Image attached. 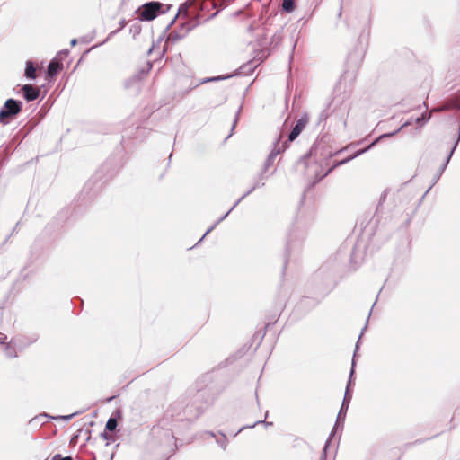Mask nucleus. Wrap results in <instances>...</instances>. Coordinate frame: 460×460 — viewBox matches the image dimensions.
Segmentation results:
<instances>
[{
  "mask_svg": "<svg viewBox=\"0 0 460 460\" xmlns=\"http://www.w3.org/2000/svg\"><path fill=\"white\" fill-rule=\"evenodd\" d=\"M76 43H77L76 39H73V40H71V46H75V45H76Z\"/></svg>",
  "mask_w": 460,
  "mask_h": 460,
  "instance_id": "412c9836",
  "label": "nucleus"
},
{
  "mask_svg": "<svg viewBox=\"0 0 460 460\" xmlns=\"http://www.w3.org/2000/svg\"><path fill=\"white\" fill-rule=\"evenodd\" d=\"M443 109H444V108H440V109H433V110H431V111H430L429 113L422 114V116H421V117L417 118V119H416V122H417V123H420V122H422V123H426V122H428V121L430 119V118H431V113H432L433 111H441V110H443Z\"/></svg>",
  "mask_w": 460,
  "mask_h": 460,
  "instance_id": "9d476101",
  "label": "nucleus"
},
{
  "mask_svg": "<svg viewBox=\"0 0 460 460\" xmlns=\"http://www.w3.org/2000/svg\"><path fill=\"white\" fill-rule=\"evenodd\" d=\"M7 340V336L2 332H0V344L5 343Z\"/></svg>",
  "mask_w": 460,
  "mask_h": 460,
  "instance_id": "6ab92c4d",
  "label": "nucleus"
},
{
  "mask_svg": "<svg viewBox=\"0 0 460 460\" xmlns=\"http://www.w3.org/2000/svg\"><path fill=\"white\" fill-rule=\"evenodd\" d=\"M25 75L31 79L36 77V70L31 61H27L26 63Z\"/></svg>",
  "mask_w": 460,
  "mask_h": 460,
  "instance_id": "6e6552de",
  "label": "nucleus"
},
{
  "mask_svg": "<svg viewBox=\"0 0 460 460\" xmlns=\"http://www.w3.org/2000/svg\"><path fill=\"white\" fill-rule=\"evenodd\" d=\"M309 120L308 115L304 114L296 123L295 127L291 130L288 136V141H294L300 133L304 130Z\"/></svg>",
  "mask_w": 460,
  "mask_h": 460,
  "instance_id": "20e7f679",
  "label": "nucleus"
},
{
  "mask_svg": "<svg viewBox=\"0 0 460 460\" xmlns=\"http://www.w3.org/2000/svg\"><path fill=\"white\" fill-rule=\"evenodd\" d=\"M354 366H355V360L353 359L352 360V368H351V371H350V378L352 377V376L354 374Z\"/></svg>",
  "mask_w": 460,
  "mask_h": 460,
  "instance_id": "aec40b11",
  "label": "nucleus"
},
{
  "mask_svg": "<svg viewBox=\"0 0 460 460\" xmlns=\"http://www.w3.org/2000/svg\"><path fill=\"white\" fill-rule=\"evenodd\" d=\"M217 443L219 444V446L223 448V449H226V437L224 436L222 441L220 440H217Z\"/></svg>",
  "mask_w": 460,
  "mask_h": 460,
  "instance_id": "a211bd4d",
  "label": "nucleus"
},
{
  "mask_svg": "<svg viewBox=\"0 0 460 460\" xmlns=\"http://www.w3.org/2000/svg\"><path fill=\"white\" fill-rule=\"evenodd\" d=\"M351 380L349 379V384L346 388L345 395L342 402V409L345 408V410H348L349 402L351 400V394L349 393V385H350Z\"/></svg>",
  "mask_w": 460,
  "mask_h": 460,
  "instance_id": "1a4fd4ad",
  "label": "nucleus"
},
{
  "mask_svg": "<svg viewBox=\"0 0 460 460\" xmlns=\"http://www.w3.org/2000/svg\"><path fill=\"white\" fill-rule=\"evenodd\" d=\"M160 7L161 4L157 2H150L145 4L140 13L141 19L146 21H151L155 19Z\"/></svg>",
  "mask_w": 460,
  "mask_h": 460,
  "instance_id": "7ed1b4c3",
  "label": "nucleus"
},
{
  "mask_svg": "<svg viewBox=\"0 0 460 460\" xmlns=\"http://www.w3.org/2000/svg\"><path fill=\"white\" fill-rule=\"evenodd\" d=\"M245 195H246V194H244L243 197H241V198H240V199H238V200L234 204V206H233V207H232V208H230V209H229V210H228V211H227V212L223 216V217H220V218H219V219H218V220H217V222H216L212 226H210V227L207 230V232L203 234V236L200 238V240H199V242H201V241L205 238V236H206L209 232H211V231L216 227V226H217L219 222L223 221V220H224V219H225V218L229 215V213H230V212H231V211H232V210H233V209H234V208L238 205V203H239V202H240V201H241V200L245 197Z\"/></svg>",
  "mask_w": 460,
  "mask_h": 460,
  "instance_id": "423d86ee",
  "label": "nucleus"
},
{
  "mask_svg": "<svg viewBox=\"0 0 460 460\" xmlns=\"http://www.w3.org/2000/svg\"><path fill=\"white\" fill-rule=\"evenodd\" d=\"M5 354L8 358H14L17 356L15 349L13 346H11V344H7V346L5 347Z\"/></svg>",
  "mask_w": 460,
  "mask_h": 460,
  "instance_id": "ddd939ff",
  "label": "nucleus"
},
{
  "mask_svg": "<svg viewBox=\"0 0 460 460\" xmlns=\"http://www.w3.org/2000/svg\"><path fill=\"white\" fill-rule=\"evenodd\" d=\"M282 8L286 12H288V13L292 12L295 8L294 0H283Z\"/></svg>",
  "mask_w": 460,
  "mask_h": 460,
  "instance_id": "9b49d317",
  "label": "nucleus"
},
{
  "mask_svg": "<svg viewBox=\"0 0 460 460\" xmlns=\"http://www.w3.org/2000/svg\"><path fill=\"white\" fill-rule=\"evenodd\" d=\"M75 415V413H73V414H70V415H66V416H58V417H55L54 419L55 420H71L74 416Z\"/></svg>",
  "mask_w": 460,
  "mask_h": 460,
  "instance_id": "2eb2a0df",
  "label": "nucleus"
},
{
  "mask_svg": "<svg viewBox=\"0 0 460 460\" xmlns=\"http://www.w3.org/2000/svg\"><path fill=\"white\" fill-rule=\"evenodd\" d=\"M117 427V420L113 418H110L106 423V429L113 431Z\"/></svg>",
  "mask_w": 460,
  "mask_h": 460,
  "instance_id": "f8f14e48",
  "label": "nucleus"
},
{
  "mask_svg": "<svg viewBox=\"0 0 460 460\" xmlns=\"http://www.w3.org/2000/svg\"><path fill=\"white\" fill-rule=\"evenodd\" d=\"M23 97L26 101L31 102L36 100L40 95V91L34 88L31 84H25L22 87Z\"/></svg>",
  "mask_w": 460,
  "mask_h": 460,
  "instance_id": "39448f33",
  "label": "nucleus"
},
{
  "mask_svg": "<svg viewBox=\"0 0 460 460\" xmlns=\"http://www.w3.org/2000/svg\"><path fill=\"white\" fill-rule=\"evenodd\" d=\"M229 76H217V77H211V78H208L207 80H205V82H212V81H218V80H222V79H226V78H228Z\"/></svg>",
  "mask_w": 460,
  "mask_h": 460,
  "instance_id": "f3484780",
  "label": "nucleus"
},
{
  "mask_svg": "<svg viewBox=\"0 0 460 460\" xmlns=\"http://www.w3.org/2000/svg\"><path fill=\"white\" fill-rule=\"evenodd\" d=\"M62 66L57 62L55 59L50 61L48 66V75L49 77H53L57 75L59 69H61Z\"/></svg>",
  "mask_w": 460,
  "mask_h": 460,
  "instance_id": "0eeeda50",
  "label": "nucleus"
},
{
  "mask_svg": "<svg viewBox=\"0 0 460 460\" xmlns=\"http://www.w3.org/2000/svg\"><path fill=\"white\" fill-rule=\"evenodd\" d=\"M22 103L14 99H8L0 110V123L5 125L22 110Z\"/></svg>",
  "mask_w": 460,
  "mask_h": 460,
  "instance_id": "f257e3e1",
  "label": "nucleus"
},
{
  "mask_svg": "<svg viewBox=\"0 0 460 460\" xmlns=\"http://www.w3.org/2000/svg\"><path fill=\"white\" fill-rule=\"evenodd\" d=\"M52 460H73L71 456L61 457L60 455H55Z\"/></svg>",
  "mask_w": 460,
  "mask_h": 460,
  "instance_id": "dca6fc26",
  "label": "nucleus"
},
{
  "mask_svg": "<svg viewBox=\"0 0 460 460\" xmlns=\"http://www.w3.org/2000/svg\"><path fill=\"white\" fill-rule=\"evenodd\" d=\"M346 411H347V410H345V408L342 409V406H341V410L339 411L338 417H337L336 425H338V423L340 422L341 420H344L345 415H346Z\"/></svg>",
  "mask_w": 460,
  "mask_h": 460,
  "instance_id": "4468645a",
  "label": "nucleus"
},
{
  "mask_svg": "<svg viewBox=\"0 0 460 460\" xmlns=\"http://www.w3.org/2000/svg\"><path fill=\"white\" fill-rule=\"evenodd\" d=\"M237 123V119H235L234 123L233 125V128H234L235 124Z\"/></svg>",
  "mask_w": 460,
  "mask_h": 460,
  "instance_id": "5701e85b",
  "label": "nucleus"
},
{
  "mask_svg": "<svg viewBox=\"0 0 460 460\" xmlns=\"http://www.w3.org/2000/svg\"><path fill=\"white\" fill-rule=\"evenodd\" d=\"M275 155H276V154L271 153V154L270 155V156H269V161H270V159H273Z\"/></svg>",
  "mask_w": 460,
  "mask_h": 460,
  "instance_id": "4be33fe9",
  "label": "nucleus"
},
{
  "mask_svg": "<svg viewBox=\"0 0 460 460\" xmlns=\"http://www.w3.org/2000/svg\"><path fill=\"white\" fill-rule=\"evenodd\" d=\"M411 125V122L410 121H407L405 122L400 128H398L396 131L394 132H392V133H386V134H383L381 135L377 139H376L372 144H370L367 147H366L365 149H362V150H358L354 155L345 159V160H342L341 162H338L337 164H335L332 167H331L326 172H324L323 174H322L321 176H318L317 175V181H320L321 179H323V177H325L330 172H332V170L338 166V165H341V164H344L345 163L350 161L351 159L357 157L358 155L367 152V150H369L372 146H374L379 140L383 139V138H385V137H392L394 135H395L397 132H399L401 130V128L406 127V126H409Z\"/></svg>",
  "mask_w": 460,
  "mask_h": 460,
  "instance_id": "f03ea898",
  "label": "nucleus"
},
{
  "mask_svg": "<svg viewBox=\"0 0 460 460\" xmlns=\"http://www.w3.org/2000/svg\"><path fill=\"white\" fill-rule=\"evenodd\" d=\"M324 457H325V456H322V458H321V460H324Z\"/></svg>",
  "mask_w": 460,
  "mask_h": 460,
  "instance_id": "b1692460",
  "label": "nucleus"
}]
</instances>
